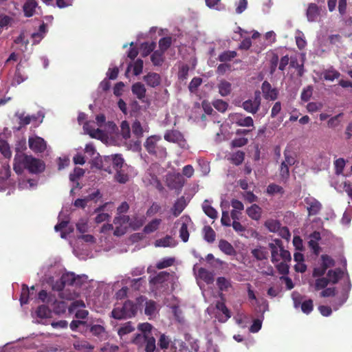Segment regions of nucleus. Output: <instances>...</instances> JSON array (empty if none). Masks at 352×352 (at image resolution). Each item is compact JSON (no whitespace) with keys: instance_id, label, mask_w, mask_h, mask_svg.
<instances>
[{"instance_id":"nucleus-1","label":"nucleus","mask_w":352,"mask_h":352,"mask_svg":"<svg viewBox=\"0 0 352 352\" xmlns=\"http://www.w3.org/2000/svg\"><path fill=\"white\" fill-rule=\"evenodd\" d=\"M14 170L18 175L21 174L24 169H27L30 173L38 174L45 168L41 160L23 153H17L14 156Z\"/></svg>"},{"instance_id":"nucleus-2","label":"nucleus","mask_w":352,"mask_h":352,"mask_svg":"<svg viewBox=\"0 0 352 352\" xmlns=\"http://www.w3.org/2000/svg\"><path fill=\"white\" fill-rule=\"evenodd\" d=\"M160 140V136H150L146 139L144 143V147L150 154L154 155L157 157L164 160L166 157L167 153L166 148L158 144Z\"/></svg>"},{"instance_id":"nucleus-3","label":"nucleus","mask_w":352,"mask_h":352,"mask_svg":"<svg viewBox=\"0 0 352 352\" xmlns=\"http://www.w3.org/2000/svg\"><path fill=\"white\" fill-rule=\"evenodd\" d=\"M113 223L116 226L113 234L117 236L125 234L129 227L132 228L133 230H137L143 225L142 221H140L138 224H133L129 217L126 215H119L116 217L114 219Z\"/></svg>"},{"instance_id":"nucleus-4","label":"nucleus","mask_w":352,"mask_h":352,"mask_svg":"<svg viewBox=\"0 0 352 352\" xmlns=\"http://www.w3.org/2000/svg\"><path fill=\"white\" fill-rule=\"evenodd\" d=\"M137 311V305L128 300L122 306H116L111 311V316L115 319L121 320L134 316Z\"/></svg>"},{"instance_id":"nucleus-5","label":"nucleus","mask_w":352,"mask_h":352,"mask_svg":"<svg viewBox=\"0 0 352 352\" xmlns=\"http://www.w3.org/2000/svg\"><path fill=\"white\" fill-rule=\"evenodd\" d=\"M172 275L166 272H161L150 280L153 290L164 292L168 288Z\"/></svg>"},{"instance_id":"nucleus-6","label":"nucleus","mask_w":352,"mask_h":352,"mask_svg":"<svg viewBox=\"0 0 352 352\" xmlns=\"http://www.w3.org/2000/svg\"><path fill=\"white\" fill-rule=\"evenodd\" d=\"M193 270H194L195 276H196L197 283H198L200 289L202 290V294H203L204 297L206 298L205 291L203 289V285L200 283L199 280H203L207 285L212 284V283H213L214 280V274L212 272H210L203 267H199L197 270V271H196V265L194 266Z\"/></svg>"},{"instance_id":"nucleus-7","label":"nucleus","mask_w":352,"mask_h":352,"mask_svg":"<svg viewBox=\"0 0 352 352\" xmlns=\"http://www.w3.org/2000/svg\"><path fill=\"white\" fill-rule=\"evenodd\" d=\"M261 102V92L256 91L252 99H248L242 103L241 107L248 113L255 114L260 109Z\"/></svg>"},{"instance_id":"nucleus-8","label":"nucleus","mask_w":352,"mask_h":352,"mask_svg":"<svg viewBox=\"0 0 352 352\" xmlns=\"http://www.w3.org/2000/svg\"><path fill=\"white\" fill-rule=\"evenodd\" d=\"M351 288V285L348 274H346V278L343 285L340 295L339 298H338L332 304L333 308L335 311L338 310L346 301Z\"/></svg>"},{"instance_id":"nucleus-9","label":"nucleus","mask_w":352,"mask_h":352,"mask_svg":"<svg viewBox=\"0 0 352 352\" xmlns=\"http://www.w3.org/2000/svg\"><path fill=\"white\" fill-rule=\"evenodd\" d=\"M61 278L65 285L80 286L88 277L85 274L76 276L73 272H67L62 275Z\"/></svg>"},{"instance_id":"nucleus-10","label":"nucleus","mask_w":352,"mask_h":352,"mask_svg":"<svg viewBox=\"0 0 352 352\" xmlns=\"http://www.w3.org/2000/svg\"><path fill=\"white\" fill-rule=\"evenodd\" d=\"M164 139L168 142L177 144L182 148L187 147V143L183 135L177 130L166 131L164 134Z\"/></svg>"},{"instance_id":"nucleus-11","label":"nucleus","mask_w":352,"mask_h":352,"mask_svg":"<svg viewBox=\"0 0 352 352\" xmlns=\"http://www.w3.org/2000/svg\"><path fill=\"white\" fill-rule=\"evenodd\" d=\"M229 119L232 124H236L240 126L250 127L254 126V120L250 116H245L241 113H231L229 116Z\"/></svg>"},{"instance_id":"nucleus-12","label":"nucleus","mask_w":352,"mask_h":352,"mask_svg":"<svg viewBox=\"0 0 352 352\" xmlns=\"http://www.w3.org/2000/svg\"><path fill=\"white\" fill-rule=\"evenodd\" d=\"M166 182L169 188L179 189L183 186L184 181L179 173H170L167 175Z\"/></svg>"},{"instance_id":"nucleus-13","label":"nucleus","mask_w":352,"mask_h":352,"mask_svg":"<svg viewBox=\"0 0 352 352\" xmlns=\"http://www.w3.org/2000/svg\"><path fill=\"white\" fill-rule=\"evenodd\" d=\"M309 215H316L319 213L322 208V204L313 197H307L304 199Z\"/></svg>"},{"instance_id":"nucleus-14","label":"nucleus","mask_w":352,"mask_h":352,"mask_svg":"<svg viewBox=\"0 0 352 352\" xmlns=\"http://www.w3.org/2000/svg\"><path fill=\"white\" fill-rule=\"evenodd\" d=\"M30 148L34 152L41 153L46 148L45 141L38 136H32L28 140Z\"/></svg>"},{"instance_id":"nucleus-15","label":"nucleus","mask_w":352,"mask_h":352,"mask_svg":"<svg viewBox=\"0 0 352 352\" xmlns=\"http://www.w3.org/2000/svg\"><path fill=\"white\" fill-rule=\"evenodd\" d=\"M261 90L263 97L266 100H275L278 98V90L276 88H273L267 81H264L262 83Z\"/></svg>"},{"instance_id":"nucleus-16","label":"nucleus","mask_w":352,"mask_h":352,"mask_svg":"<svg viewBox=\"0 0 352 352\" xmlns=\"http://www.w3.org/2000/svg\"><path fill=\"white\" fill-rule=\"evenodd\" d=\"M191 220L188 217H182L178 221L181 223L179 228V236L184 242H187L189 238L188 227L190 224Z\"/></svg>"},{"instance_id":"nucleus-17","label":"nucleus","mask_w":352,"mask_h":352,"mask_svg":"<svg viewBox=\"0 0 352 352\" xmlns=\"http://www.w3.org/2000/svg\"><path fill=\"white\" fill-rule=\"evenodd\" d=\"M56 232H60V236L65 239L67 236L74 231V228L69 225V221H62L54 227Z\"/></svg>"},{"instance_id":"nucleus-18","label":"nucleus","mask_w":352,"mask_h":352,"mask_svg":"<svg viewBox=\"0 0 352 352\" xmlns=\"http://www.w3.org/2000/svg\"><path fill=\"white\" fill-rule=\"evenodd\" d=\"M320 14V8L315 3H310L308 6L306 15L308 21L314 22L318 20Z\"/></svg>"},{"instance_id":"nucleus-19","label":"nucleus","mask_w":352,"mask_h":352,"mask_svg":"<svg viewBox=\"0 0 352 352\" xmlns=\"http://www.w3.org/2000/svg\"><path fill=\"white\" fill-rule=\"evenodd\" d=\"M107 160L112 163L115 170H118L122 168H128L127 165L124 163V159L120 155L116 154L108 156Z\"/></svg>"},{"instance_id":"nucleus-20","label":"nucleus","mask_w":352,"mask_h":352,"mask_svg":"<svg viewBox=\"0 0 352 352\" xmlns=\"http://www.w3.org/2000/svg\"><path fill=\"white\" fill-rule=\"evenodd\" d=\"M177 245L176 241L170 236L157 239L155 242V247L173 248Z\"/></svg>"},{"instance_id":"nucleus-21","label":"nucleus","mask_w":352,"mask_h":352,"mask_svg":"<svg viewBox=\"0 0 352 352\" xmlns=\"http://www.w3.org/2000/svg\"><path fill=\"white\" fill-rule=\"evenodd\" d=\"M144 80L147 85L155 87L160 84L161 78L158 74L150 72L144 76Z\"/></svg>"},{"instance_id":"nucleus-22","label":"nucleus","mask_w":352,"mask_h":352,"mask_svg":"<svg viewBox=\"0 0 352 352\" xmlns=\"http://www.w3.org/2000/svg\"><path fill=\"white\" fill-rule=\"evenodd\" d=\"M251 253L258 261L267 259L269 254L267 248L263 246H258L256 248L252 250Z\"/></svg>"},{"instance_id":"nucleus-23","label":"nucleus","mask_w":352,"mask_h":352,"mask_svg":"<svg viewBox=\"0 0 352 352\" xmlns=\"http://www.w3.org/2000/svg\"><path fill=\"white\" fill-rule=\"evenodd\" d=\"M158 306L153 300H147L145 303L144 314L150 318L155 317L158 311Z\"/></svg>"},{"instance_id":"nucleus-24","label":"nucleus","mask_w":352,"mask_h":352,"mask_svg":"<svg viewBox=\"0 0 352 352\" xmlns=\"http://www.w3.org/2000/svg\"><path fill=\"white\" fill-rule=\"evenodd\" d=\"M217 87L219 94L223 97L228 96L232 91V84L226 80H220Z\"/></svg>"},{"instance_id":"nucleus-25","label":"nucleus","mask_w":352,"mask_h":352,"mask_svg":"<svg viewBox=\"0 0 352 352\" xmlns=\"http://www.w3.org/2000/svg\"><path fill=\"white\" fill-rule=\"evenodd\" d=\"M219 248L221 252L229 256L234 255L236 253V251L232 244L224 239H221L219 241Z\"/></svg>"},{"instance_id":"nucleus-26","label":"nucleus","mask_w":352,"mask_h":352,"mask_svg":"<svg viewBox=\"0 0 352 352\" xmlns=\"http://www.w3.org/2000/svg\"><path fill=\"white\" fill-rule=\"evenodd\" d=\"M216 308L221 311L223 316L219 317L218 320L221 322H226L230 317V312L228 310V309L226 307L224 302L218 301L216 304Z\"/></svg>"},{"instance_id":"nucleus-27","label":"nucleus","mask_w":352,"mask_h":352,"mask_svg":"<svg viewBox=\"0 0 352 352\" xmlns=\"http://www.w3.org/2000/svg\"><path fill=\"white\" fill-rule=\"evenodd\" d=\"M37 3L35 0H28L23 6L24 14L27 17L32 16L35 13Z\"/></svg>"},{"instance_id":"nucleus-28","label":"nucleus","mask_w":352,"mask_h":352,"mask_svg":"<svg viewBox=\"0 0 352 352\" xmlns=\"http://www.w3.org/2000/svg\"><path fill=\"white\" fill-rule=\"evenodd\" d=\"M28 79V76L22 73L20 70V64L16 66V72L11 82L12 86H17L25 81Z\"/></svg>"},{"instance_id":"nucleus-29","label":"nucleus","mask_w":352,"mask_h":352,"mask_svg":"<svg viewBox=\"0 0 352 352\" xmlns=\"http://www.w3.org/2000/svg\"><path fill=\"white\" fill-rule=\"evenodd\" d=\"M132 133L137 138L142 137L144 132H147V128L143 127L140 121L135 120L131 126Z\"/></svg>"},{"instance_id":"nucleus-30","label":"nucleus","mask_w":352,"mask_h":352,"mask_svg":"<svg viewBox=\"0 0 352 352\" xmlns=\"http://www.w3.org/2000/svg\"><path fill=\"white\" fill-rule=\"evenodd\" d=\"M132 92L140 100L144 98L146 95V89L143 84L141 82H136L133 85L131 88Z\"/></svg>"},{"instance_id":"nucleus-31","label":"nucleus","mask_w":352,"mask_h":352,"mask_svg":"<svg viewBox=\"0 0 352 352\" xmlns=\"http://www.w3.org/2000/svg\"><path fill=\"white\" fill-rule=\"evenodd\" d=\"M186 206L184 197L178 199L173 205L172 211L175 217H177L181 214Z\"/></svg>"},{"instance_id":"nucleus-32","label":"nucleus","mask_w":352,"mask_h":352,"mask_svg":"<svg viewBox=\"0 0 352 352\" xmlns=\"http://www.w3.org/2000/svg\"><path fill=\"white\" fill-rule=\"evenodd\" d=\"M37 186V181L35 179H21L19 182V188L21 190L34 189Z\"/></svg>"},{"instance_id":"nucleus-33","label":"nucleus","mask_w":352,"mask_h":352,"mask_svg":"<svg viewBox=\"0 0 352 352\" xmlns=\"http://www.w3.org/2000/svg\"><path fill=\"white\" fill-rule=\"evenodd\" d=\"M329 281L332 283H336L338 280L344 276V273L340 269L335 270H329L327 273Z\"/></svg>"},{"instance_id":"nucleus-34","label":"nucleus","mask_w":352,"mask_h":352,"mask_svg":"<svg viewBox=\"0 0 352 352\" xmlns=\"http://www.w3.org/2000/svg\"><path fill=\"white\" fill-rule=\"evenodd\" d=\"M120 135L124 140H128L131 138V127L126 120L122 121L120 124Z\"/></svg>"},{"instance_id":"nucleus-35","label":"nucleus","mask_w":352,"mask_h":352,"mask_svg":"<svg viewBox=\"0 0 352 352\" xmlns=\"http://www.w3.org/2000/svg\"><path fill=\"white\" fill-rule=\"evenodd\" d=\"M246 212L252 219L258 220L261 214V208L258 206L253 204L247 209Z\"/></svg>"},{"instance_id":"nucleus-36","label":"nucleus","mask_w":352,"mask_h":352,"mask_svg":"<svg viewBox=\"0 0 352 352\" xmlns=\"http://www.w3.org/2000/svg\"><path fill=\"white\" fill-rule=\"evenodd\" d=\"M38 299L48 305H52V303H55L56 302L55 296L48 294L45 290H41L38 293Z\"/></svg>"},{"instance_id":"nucleus-37","label":"nucleus","mask_w":352,"mask_h":352,"mask_svg":"<svg viewBox=\"0 0 352 352\" xmlns=\"http://www.w3.org/2000/svg\"><path fill=\"white\" fill-rule=\"evenodd\" d=\"M217 285L219 289L222 292H227L232 287L231 280L225 277H219L217 279Z\"/></svg>"},{"instance_id":"nucleus-38","label":"nucleus","mask_w":352,"mask_h":352,"mask_svg":"<svg viewBox=\"0 0 352 352\" xmlns=\"http://www.w3.org/2000/svg\"><path fill=\"white\" fill-rule=\"evenodd\" d=\"M203 210L205 214L211 219H216L217 217V210L212 208L208 200H205L202 205Z\"/></svg>"},{"instance_id":"nucleus-39","label":"nucleus","mask_w":352,"mask_h":352,"mask_svg":"<svg viewBox=\"0 0 352 352\" xmlns=\"http://www.w3.org/2000/svg\"><path fill=\"white\" fill-rule=\"evenodd\" d=\"M128 168H122L118 170H116V173L115 175V179L117 182L121 184H124L129 180V176L126 171Z\"/></svg>"},{"instance_id":"nucleus-40","label":"nucleus","mask_w":352,"mask_h":352,"mask_svg":"<svg viewBox=\"0 0 352 352\" xmlns=\"http://www.w3.org/2000/svg\"><path fill=\"white\" fill-rule=\"evenodd\" d=\"M204 239L208 243H212L215 240V232L210 226H204L203 228Z\"/></svg>"},{"instance_id":"nucleus-41","label":"nucleus","mask_w":352,"mask_h":352,"mask_svg":"<svg viewBox=\"0 0 352 352\" xmlns=\"http://www.w3.org/2000/svg\"><path fill=\"white\" fill-rule=\"evenodd\" d=\"M143 338L146 342L145 350L146 352H153L156 348L155 339L149 335H144Z\"/></svg>"},{"instance_id":"nucleus-42","label":"nucleus","mask_w":352,"mask_h":352,"mask_svg":"<svg viewBox=\"0 0 352 352\" xmlns=\"http://www.w3.org/2000/svg\"><path fill=\"white\" fill-rule=\"evenodd\" d=\"M162 220L160 219H155L149 222L144 228V232L149 234L155 231L160 225Z\"/></svg>"},{"instance_id":"nucleus-43","label":"nucleus","mask_w":352,"mask_h":352,"mask_svg":"<svg viewBox=\"0 0 352 352\" xmlns=\"http://www.w3.org/2000/svg\"><path fill=\"white\" fill-rule=\"evenodd\" d=\"M131 67H133V68L134 75L138 76V75L140 74L142 72L143 60L141 59H138L133 63V65H129L127 70L126 72V75H127V74L129 73Z\"/></svg>"},{"instance_id":"nucleus-44","label":"nucleus","mask_w":352,"mask_h":352,"mask_svg":"<svg viewBox=\"0 0 352 352\" xmlns=\"http://www.w3.org/2000/svg\"><path fill=\"white\" fill-rule=\"evenodd\" d=\"M284 160L281 162V164H285V165L287 166H291L294 165L296 162V157L294 154L292 153L290 151L285 150L284 151Z\"/></svg>"},{"instance_id":"nucleus-45","label":"nucleus","mask_w":352,"mask_h":352,"mask_svg":"<svg viewBox=\"0 0 352 352\" xmlns=\"http://www.w3.org/2000/svg\"><path fill=\"white\" fill-rule=\"evenodd\" d=\"M156 44L154 42L144 43L142 44L140 50L143 56H148L155 48Z\"/></svg>"},{"instance_id":"nucleus-46","label":"nucleus","mask_w":352,"mask_h":352,"mask_svg":"<svg viewBox=\"0 0 352 352\" xmlns=\"http://www.w3.org/2000/svg\"><path fill=\"white\" fill-rule=\"evenodd\" d=\"M36 315L41 319L49 318L51 315V311L45 305H41L36 311Z\"/></svg>"},{"instance_id":"nucleus-47","label":"nucleus","mask_w":352,"mask_h":352,"mask_svg":"<svg viewBox=\"0 0 352 352\" xmlns=\"http://www.w3.org/2000/svg\"><path fill=\"white\" fill-rule=\"evenodd\" d=\"M135 330V327L132 325L131 322H126L118 331V333L120 337H122Z\"/></svg>"},{"instance_id":"nucleus-48","label":"nucleus","mask_w":352,"mask_h":352,"mask_svg":"<svg viewBox=\"0 0 352 352\" xmlns=\"http://www.w3.org/2000/svg\"><path fill=\"white\" fill-rule=\"evenodd\" d=\"M0 152L6 159H10L12 156L10 146L8 142L4 140L0 141Z\"/></svg>"},{"instance_id":"nucleus-49","label":"nucleus","mask_w":352,"mask_h":352,"mask_svg":"<svg viewBox=\"0 0 352 352\" xmlns=\"http://www.w3.org/2000/svg\"><path fill=\"white\" fill-rule=\"evenodd\" d=\"M55 314H60L65 311L67 305L65 302L63 301H58L56 300V302L55 303H52V305H50Z\"/></svg>"},{"instance_id":"nucleus-50","label":"nucleus","mask_w":352,"mask_h":352,"mask_svg":"<svg viewBox=\"0 0 352 352\" xmlns=\"http://www.w3.org/2000/svg\"><path fill=\"white\" fill-rule=\"evenodd\" d=\"M340 75V73L333 69L325 70L323 73L324 80L329 81H333V80L339 78Z\"/></svg>"},{"instance_id":"nucleus-51","label":"nucleus","mask_w":352,"mask_h":352,"mask_svg":"<svg viewBox=\"0 0 352 352\" xmlns=\"http://www.w3.org/2000/svg\"><path fill=\"white\" fill-rule=\"evenodd\" d=\"M1 182L0 185V190L4 188V186L6 185L5 182L6 180L10 177V169L9 165H3L2 167V172H1Z\"/></svg>"},{"instance_id":"nucleus-52","label":"nucleus","mask_w":352,"mask_h":352,"mask_svg":"<svg viewBox=\"0 0 352 352\" xmlns=\"http://www.w3.org/2000/svg\"><path fill=\"white\" fill-rule=\"evenodd\" d=\"M84 130L90 135L92 138H101L103 135L102 131L99 129H91L89 128V124L88 123H85L83 126Z\"/></svg>"},{"instance_id":"nucleus-53","label":"nucleus","mask_w":352,"mask_h":352,"mask_svg":"<svg viewBox=\"0 0 352 352\" xmlns=\"http://www.w3.org/2000/svg\"><path fill=\"white\" fill-rule=\"evenodd\" d=\"M269 246L271 249L272 262L273 263H278L279 261L278 256H280V247H277L274 243H270Z\"/></svg>"},{"instance_id":"nucleus-54","label":"nucleus","mask_w":352,"mask_h":352,"mask_svg":"<svg viewBox=\"0 0 352 352\" xmlns=\"http://www.w3.org/2000/svg\"><path fill=\"white\" fill-rule=\"evenodd\" d=\"M236 56L234 51H226L219 56V60L221 62H227L231 60Z\"/></svg>"},{"instance_id":"nucleus-55","label":"nucleus","mask_w":352,"mask_h":352,"mask_svg":"<svg viewBox=\"0 0 352 352\" xmlns=\"http://www.w3.org/2000/svg\"><path fill=\"white\" fill-rule=\"evenodd\" d=\"M174 261L175 259L173 258H164L157 263L156 267L161 270L170 267L173 264Z\"/></svg>"},{"instance_id":"nucleus-56","label":"nucleus","mask_w":352,"mask_h":352,"mask_svg":"<svg viewBox=\"0 0 352 352\" xmlns=\"http://www.w3.org/2000/svg\"><path fill=\"white\" fill-rule=\"evenodd\" d=\"M163 52L157 50L151 56V61L155 65H160L163 62Z\"/></svg>"},{"instance_id":"nucleus-57","label":"nucleus","mask_w":352,"mask_h":352,"mask_svg":"<svg viewBox=\"0 0 352 352\" xmlns=\"http://www.w3.org/2000/svg\"><path fill=\"white\" fill-rule=\"evenodd\" d=\"M244 153L239 151L232 155L231 161L235 165H240L244 160Z\"/></svg>"},{"instance_id":"nucleus-58","label":"nucleus","mask_w":352,"mask_h":352,"mask_svg":"<svg viewBox=\"0 0 352 352\" xmlns=\"http://www.w3.org/2000/svg\"><path fill=\"white\" fill-rule=\"evenodd\" d=\"M279 170L281 180L284 182H287L289 177V167L285 164H281Z\"/></svg>"},{"instance_id":"nucleus-59","label":"nucleus","mask_w":352,"mask_h":352,"mask_svg":"<svg viewBox=\"0 0 352 352\" xmlns=\"http://www.w3.org/2000/svg\"><path fill=\"white\" fill-rule=\"evenodd\" d=\"M214 107L220 112H225L228 107V104L222 100H216L213 102Z\"/></svg>"},{"instance_id":"nucleus-60","label":"nucleus","mask_w":352,"mask_h":352,"mask_svg":"<svg viewBox=\"0 0 352 352\" xmlns=\"http://www.w3.org/2000/svg\"><path fill=\"white\" fill-rule=\"evenodd\" d=\"M13 21L12 17L4 14H0V28H7L11 25Z\"/></svg>"},{"instance_id":"nucleus-61","label":"nucleus","mask_w":352,"mask_h":352,"mask_svg":"<svg viewBox=\"0 0 352 352\" xmlns=\"http://www.w3.org/2000/svg\"><path fill=\"white\" fill-rule=\"evenodd\" d=\"M30 293V292L28 287L25 285H23V287H22L21 297H20V302H21V305L28 303Z\"/></svg>"},{"instance_id":"nucleus-62","label":"nucleus","mask_w":352,"mask_h":352,"mask_svg":"<svg viewBox=\"0 0 352 352\" xmlns=\"http://www.w3.org/2000/svg\"><path fill=\"white\" fill-rule=\"evenodd\" d=\"M76 228L80 233L87 232L89 229L88 221L85 219H80L76 223Z\"/></svg>"},{"instance_id":"nucleus-63","label":"nucleus","mask_w":352,"mask_h":352,"mask_svg":"<svg viewBox=\"0 0 352 352\" xmlns=\"http://www.w3.org/2000/svg\"><path fill=\"white\" fill-rule=\"evenodd\" d=\"M265 226L270 232H273L278 231L280 228L279 223L277 221L273 219L267 220L265 222Z\"/></svg>"},{"instance_id":"nucleus-64","label":"nucleus","mask_w":352,"mask_h":352,"mask_svg":"<svg viewBox=\"0 0 352 352\" xmlns=\"http://www.w3.org/2000/svg\"><path fill=\"white\" fill-rule=\"evenodd\" d=\"M171 44V38L164 37L160 40L159 46L160 50L164 52Z\"/></svg>"}]
</instances>
